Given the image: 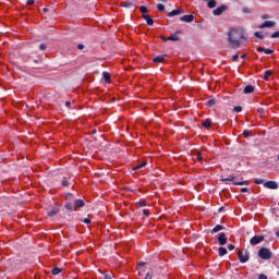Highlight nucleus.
Returning a JSON list of instances; mask_svg holds the SVG:
<instances>
[{"mask_svg": "<svg viewBox=\"0 0 279 279\" xmlns=\"http://www.w3.org/2000/svg\"><path fill=\"white\" fill-rule=\"evenodd\" d=\"M228 43L231 49H239L240 47H247L250 43V37L243 28H231L228 32Z\"/></svg>", "mask_w": 279, "mask_h": 279, "instance_id": "1", "label": "nucleus"}, {"mask_svg": "<svg viewBox=\"0 0 279 279\" xmlns=\"http://www.w3.org/2000/svg\"><path fill=\"white\" fill-rule=\"evenodd\" d=\"M258 256L262 258V260H269V258H271V251H269L267 247H262L258 251Z\"/></svg>", "mask_w": 279, "mask_h": 279, "instance_id": "2", "label": "nucleus"}, {"mask_svg": "<svg viewBox=\"0 0 279 279\" xmlns=\"http://www.w3.org/2000/svg\"><path fill=\"white\" fill-rule=\"evenodd\" d=\"M238 256H239L240 263H247V260H250V253L248 252L243 253V251H239Z\"/></svg>", "mask_w": 279, "mask_h": 279, "instance_id": "3", "label": "nucleus"}, {"mask_svg": "<svg viewBox=\"0 0 279 279\" xmlns=\"http://www.w3.org/2000/svg\"><path fill=\"white\" fill-rule=\"evenodd\" d=\"M265 241V236L263 235H255L250 240L251 245H258V243H263Z\"/></svg>", "mask_w": 279, "mask_h": 279, "instance_id": "4", "label": "nucleus"}, {"mask_svg": "<svg viewBox=\"0 0 279 279\" xmlns=\"http://www.w3.org/2000/svg\"><path fill=\"white\" fill-rule=\"evenodd\" d=\"M228 10V8L226 5H221L218 7L217 9H215L213 11L214 16H221V14H223V12H226Z\"/></svg>", "mask_w": 279, "mask_h": 279, "instance_id": "5", "label": "nucleus"}, {"mask_svg": "<svg viewBox=\"0 0 279 279\" xmlns=\"http://www.w3.org/2000/svg\"><path fill=\"white\" fill-rule=\"evenodd\" d=\"M265 189H271V190H276L278 189V182L276 181H267L264 183Z\"/></svg>", "mask_w": 279, "mask_h": 279, "instance_id": "6", "label": "nucleus"}, {"mask_svg": "<svg viewBox=\"0 0 279 279\" xmlns=\"http://www.w3.org/2000/svg\"><path fill=\"white\" fill-rule=\"evenodd\" d=\"M258 27H259V29H265V27H276V22L266 21L262 25H259Z\"/></svg>", "mask_w": 279, "mask_h": 279, "instance_id": "7", "label": "nucleus"}, {"mask_svg": "<svg viewBox=\"0 0 279 279\" xmlns=\"http://www.w3.org/2000/svg\"><path fill=\"white\" fill-rule=\"evenodd\" d=\"M218 243L219 245H226L228 243V238L226 236V233H219Z\"/></svg>", "mask_w": 279, "mask_h": 279, "instance_id": "8", "label": "nucleus"}, {"mask_svg": "<svg viewBox=\"0 0 279 279\" xmlns=\"http://www.w3.org/2000/svg\"><path fill=\"white\" fill-rule=\"evenodd\" d=\"M180 21L184 22V23H193V21H195V16L193 15H183L180 17Z\"/></svg>", "mask_w": 279, "mask_h": 279, "instance_id": "9", "label": "nucleus"}, {"mask_svg": "<svg viewBox=\"0 0 279 279\" xmlns=\"http://www.w3.org/2000/svg\"><path fill=\"white\" fill-rule=\"evenodd\" d=\"M257 51L264 52V53H266L267 56H271V53H274V50L268 49V48H264V47H258V48H257Z\"/></svg>", "mask_w": 279, "mask_h": 279, "instance_id": "10", "label": "nucleus"}, {"mask_svg": "<svg viewBox=\"0 0 279 279\" xmlns=\"http://www.w3.org/2000/svg\"><path fill=\"white\" fill-rule=\"evenodd\" d=\"M180 14H184V11L177 9V10H172L170 13H168V16H178Z\"/></svg>", "mask_w": 279, "mask_h": 279, "instance_id": "11", "label": "nucleus"}, {"mask_svg": "<svg viewBox=\"0 0 279 279\" xmlns=\"http://www.w3.org/2000/svg\"><path fill=\"white\" fill-rule=\"evenodd\" d=\"M143 19L144 21H146L147 25H154V19H151V16L147 15V14H143Z\"/></svg>", "mask_w": 279, "mask_h": 279, "instance_id": "12", "label": "nucleus"}, {"mask_svg": "<svg viewBox=\"0 0 279 279\" xmlns=\"http://www.w3.org/2000/svg\"><path fill=\"white\" fill-rule=\"evenodd\" d=\"M75 208H84V201L83 199H76L74 203Z\"/></svg>", "mask_w": 279, "mask_h": 279, "instance_id": "13", "label": "nucleus"}, {"mask_svg": "<svg viewBox=\"0 0 279 279\" xmlns=\"http://www.w3.org/2000/svg\"><path fill=\"white\" fill-rule=\"evenodd\" d=\"M218 254H219V256H226V254H228V250L223 246H220L218 248Z\"/></svg>", "mask_w": 279, "mask_h": 279, "instance_id": "14", "label": "nucleus"}, {"mask_svg": "<svg viewBox=\"0 0 279 279\" xmlns=\"http://www.w3.org/2000/svg\"><path fill=\"white\" fill-rule=\"evenodd\" d=\"M167 40H172L177 43L178 40H180V36H178L177 34H172L169 37H167Z\"/></svg>", "mask_w": 279, "mask_h": 279, "instance_id": "15", "label": "nucleus"}, {"mask_svg": "<svg viewBox=\"0 0 279 279\" xmlns=\"http://www.w3.org/2000/svg\"><path fill=\"white\" fill-rule=\"evenodd\" d=\"M244 93H245V95H250L251 93H254V86L247 85V86L244 88Z\"/></svg>", "mask_w": 279, "mask_h": 279, "instance_id": "16", "label": "nucleus"}, {"mask_svg": "<svg viewBox=\"0 0 279 279\" xmlns=\"http://www.w3.org/2000/svg\"><path fill=\"white\" fill-rule=\"evenodd\" d=\"M215 104H217V101L215 100V98H209L206 102V106L208 108H213V106H215Z\"/></svg>", "mask_w": 279, "mask_h": 279, "instance_id": "17", "label": "nucleus"}, {"mask_svg": "<svg viewBox=\"0 0 279 279\" xmlns=\"http://www.w3.org/2000/svg\"><path fill=\"white\" fill-rule=\"evenodd\" d=\"M207 8H209L210 10H213V8H217V1L209 0L207 3Z\"/></svg>", "mask_w": 279, "mask_h": 279, "instance_id": "18", "label": "nucleus"}, {"mask_svg": "<svg viewBox=\"0 0 279 279\" xmlns=\"http://www.w3.org/2000/svg\"><path fill=\"white\" fill-rule=\"evenodd\" d=\"M65 208L66 210H71V211L76 210L75 204L73 205L72 203H66Z\"/></svg>", "mask_w": 279, "mask_h": 279, "instance_id": "19", "label": "nucleus"}, {"mask_svg": "<svg viewBox=\"0 0 279 279\" xmlns=\"http://www.w3.org/2000/svg\"><path fill=\"white\" fill-rule=\"evenodd\" d=\"M272 73L274 72L271 70H267L264 74V80L267 82V80H269V77H271Z\"/></svg>", "mask_w": 279, "mask_h": 279, "instance_id": "20", "label": "nucleus"}, {"mask_svg": "<svg viewBox=\"0 0 279 279\" xmlns=\"http://www.w3.org/2000/svg\"><path fill=\"white\" fill-rule=\"evenodd\" d=\"M153 62H157V63L165 62V57L163 56L156 57L153 59Z\"/></svg>", "mask_w": 279, "mask_h": 279, "instance_id": "21", "label": "nucleus"}, {"mask_svg": "<svg viewBox=\"0 0 279 279\" xmlns=\"http://www.w3.org/2000/svg\"><path fill=\"white\" fill-rule=\"evenodd\" d=\"M102 77H104V80H105L108 84H110V73L104 72V73H102Z\"/></svg>", "mask_w": 279, "mask_h": 279, "instance_id": "22", "label": "nucleus"}, {"mask_svg": "<svg viewBox=\"0 0 279 279\" xmlns=\"http://www.w3.org/2000/svg\"><path fill=\"white\" fill-rule=\"evenodd\" d=\"M147 166V161H142L141 163L136 165L134 167L135 170L143 169V167Z\"/></svg>", "mask_w": 279, "mask_h": 279, "instance_id": "23", "label": "nucleus"}, {"mask_svg": "<svg viewBox=\"0 0 279 279\" xmlns=\"http://www.w3.org/2000/svg\"><path fill=\"white\" fill-rule=\"evenodd\" d=\"M235 186H245L250 184V181H241V182H234Z\"/></svg>", "mask_w": 279, "mask_h": 279, "instance_id": "24", "label": "nucleus"}, {"mask_svg": "<svg viewBox=\"0 0 279 279\" xmlns=\"http://www.w3.org/2000/svg\"><path fill=\"white\" fill-rule=\"evenodd\" d=\"M58 274H62V269L58 268V267L53 268L52 269V276H58Z\"/></svg>", "mask_w": 279, "mask_h": 279, "instance_id": "25", "label": "nucleus"}, {"mask_svg": "<svg viewBox=\"0 0 279 279\" xmlns=\"http://www.w3.org/2000/svg\"><path fill=\"white\" fill-rule=\"evenodd\" d=\"M213 125V122L210 120H205L203 122V126H205L206 129L210 128Z\"/></svg>", "mask_w": 279, "mask_h": 279, "instance_id": "26", "label": "nucleus"}, {"mask_svg": "<svg viewBox=\"0 0 279 279\" xmlns=\"http://www.w3.org/2000/svg\"><path fill=\"white\" fill-rule=\"evenodd\" d=\"M136 204H137V206H138L140 208H143V207L147 206V202L144 201V199L137 202Z\"/></svg>", "mask_w": 279, "mask_h": 279, "instance_id": "27", "label": "nucleus"}, {"mask_svg": "<svg viewBox=\"0 0 279 279\" xmlns=\"http://www.w3.org/2000/svg\"><path fill=\"white\" fill-rule=\"evenodd\" d=\"M221 230H223V226L217 225V226L213 229V232H221Z\"/></svg>", "mask_w": 279, "mask_h": 279, "instance_id": "28", "label": "nucleus"}, {"mask_svg": "<svg viewBox=\"0 0 279 279\" xmlns=\"http://www.w3.org/2000/svg\"><path fill=\"white\" fill-rule=\"evenodd\" d=\"M54 215H58V209H51L48 211V217H53Z\"/></svg>", "mask_w": 279, "mask_h": 279, "instance_id": "29", "label": "nucleus"}, {"mask_svg": "<svg viewBox=\"0 0 279 279\" xmlns=\"http://www.w3.org/2000/svg\"><path fill=\"white\" fill-rule=\"evenodd\" d=\"M255 36H256V38H259L260 40H263V38H265V35H263V33H260V32H255Z\"/></svg>", "mask_w": 279, "mask_h": 279, "instance_id": "30", "label": "nucleus"}, {"mask_svg": "<svg viewBox=\"0 0 279 279\" xmlns=\"http://www.w3.org/2000/svg\"><path fill=\"white\" fill-rule=\"evenodd\" d=\"M243 134L245 138H250V136H252V131L244 130Z\"/></svg>", "mask_w": 279, "mask_h": 279, "instance_id": "31", "label": "nucleus"}, {"mask_svg": "<svg viewBox=\"0 0 279 279\" xmlns=\"http://www.w3.org/2000/svg\"><path fill=\"white\" fill-rule=\"evenodd\" d=\"M236 180V177L222 179V182H234Z\"/></svg>", "mask_w": 279, "mask_h": 279, "instance_id": "32", "label": "nucleus"}, {"mask_svg": "<svg viewBox=\"0 0 279 279\" xmlns=\"http://www.w3.org/2000/svg\"><path fill=\"white\" fill-rule=\"evenodd\" d=\"M158 12H165V4H157Z\"/></svg>", "mask_w": 279, "mask_h": 279, "instance_id": "33", "label": "nucleus"}, {"mask_svg": "<svg viewBox=\"0 0 279 279\" xmlns=\"http://www.w3.org/2000/svg\"><path fill=\"white\" fill-rule=\"evenodd\" d=\"M140 11L142 12V14H147L148 10L147 7H140Z\"/></svg>", "mask_w": 279, "mask_h": 279, "instance_id": "34", "label": "nucleus"}, {"mask_svg": "<svg viewBox=\"0 0 279 279\" xmlns=\"http://www.w3.org/2000/svg\"><path fill=\"white\" fill-rule=\"evenodd\" d=\"M233 110H234V112H242L243 111V107L235 106Z\"/></svg>", "mask_w": 279, "mask_h": 279, "instance_id": "35", "label": "nucleus"}, {"mask_svg": "<svg viewBox=\"0 0 279 279\" xmlns=\"http://www.w3.org/2000/svg\"><path fill=\"white\" fill-rule=\"evenodd\" d=\"M242 12L244 13V14H250L252 11L250 10V8H243L242 9Z\"/></svg>", "mask_w": 279, "mask_h": 279, "instance_id": "36", "label": "nucleus"}, {"mask_svg": "<svg viewBox=\"0 0 279 279\" xmlns=\"http://www.w3.org/2000/svg\"><path fill=\"white\" fill-rule=\"evenodd\" d=\"M270 38H279V31L272 33Z\"/></svg>", "mask_w": 279, "mask_h": 279, "instance_id": "37", "label": "nucleus"}, {"mask_svg": "<svg viewBox=\"0 0 279 279\" xmlns=\"http://www.w3.org/2000/svg\"><path fill=\"white\" fill-rule=\"evenodd\" d=\"M203 158H204V157H202V153H198V154L196 155V160H198L199 162H202Z\"/></svg>", "mask_w": 279, "mask_h": 279, "instance_id": "38", "label": "nucleus"}, {"mask_svg": "<svg viewBox=\"0 0 279 279\" xmlns=\"http://www.w3.org/2000/svg\"><path fill=\"white\" fill-rule=\"evenodd\" d=\"M39 49L40 51H45V49H47V45L46 44L39 45Z\"/></svg>", "mask_w": 279, "mask_h": 279, "instance_id": "39", "label": "nucleus"}, {"mask_svg": "<svg viewBox=\"0 0 279 279\" xmlns=\"http://www.w3.org/2000/svg\"><path fill=\"white\" fill-rule=\"evenodd\" d=\"M232 61L233 62H239V54H233L232 56Z\"/></svg>", "mask_w": 279, "mask_h": 279, "instance_id": "40", "label": "nucleus"}, {"mask_svg": "<svg viewBox=\"0 0 279 279\" xmlns=\"http://www.w3.org/2000/svg\"><path fill=\"white\" fill-rule=\"evenodd\" d=\"M263 182H265V180H263V179H256L255 180V184H263Z\"/></svg>", "mask_w": 279, "mask_h": 279, "instance_id": "41", "label": "nucleus"}, {"mask_svg": "<svg viewBox=\"0 0 279 279\" xmlns=\"http://www.w3.org/2000/svg\"><path fill=\"white\" fill-rule=\"evenodd\" d=\"M143 215H145V217H149V210L148 209H143Z\"/></svg>", "mask_w": 279, "mask_h": 279, "instance_id": "42", "label": "nucleus"}, {"mask_svg": "<svg viewBox=\"0 0 279 279\" xmlns=\"http://www.w3.org/2000/svg\"><path fill=\"white\" fill-rule=\"evenodd\" d=\"M27 5H34V3H36V1L35 0H27Z\"/></svg>", "mask_w": 279, "mask_h": 279, "instance_id": "43", "label": "nucleus"}, {"mask_svg": "<svg viewBox=\"0 0 279 279\" xmlns=\"http://www.w3.org/2000/svg\"><path fill=\"white\" fill-rule=\"evenodd\" d=\"M83 221H84V223H87V225H88V223H92L90 218H85Z\"/></svg>", "mask_w": 279, "mask_h": 279, "instance_id": "44", "label": "nucleus"}, {"mask_svg": "<svg viewBox=\"0 0 279 279\" xmlns=\"http://www.w3.org/2000/svg\"><path fill=\"white\" fill-rule=\"evenodd\" d=\"M228 250H229L230 252H232V250H234V245H233V244H229V245H228Z\"/></svg>", "mask_w": 279, "mask_h": 279, "instance_id": "45", "label": "nucleus"}, {"mask_svg": "<svg viewBox=\"0 0 279 279\" xmlns=\"http://www.w3.org/2000/svg\"><path fill=\"white\" fill-rule=\"evenodd\" d=\"M61 184L62 186H69V181H62Z\"/></svg>", "mask_w": 279, "mask_h": 279, "instance_id": "46", "label": "nucleus"}, {"mask_svg": "<svg viewBox=\"0 0 279 279\" xmlns=\"http://www.w3.org/2000/svg\"><path fill=\"white\" fill-rule=\"evenodd\" d=\"M247 191H250L247 187H242L241 189V193H247Z\"/></svg>", "mask_w": 279, "mask_h": 279, "instance_id": "47", "label": "nucleus"}, {"mask_svg": "<svg viewBox=\"0 0 279 279\" xmlns=\"http://www.w3.org/2000/svg\"><path fill=\"white\" fill-rule=\"evenodd\" d=\"M144 279H151V274L147 272Z\"/></svg>", "mask_w": 279, "mask_h": 279, "instance_id": "48", "label": "nucleus"}, {"mask_svg": "<svg viewBox=\"0 0 279 279\" xmlns=\"http://www.w3.org/2000/svg\"><path fill=\"white\" fill-rule=\"evenodd\" d=\"M77 49H80V50L84 49V44H80V45L77 46Z\"/></svg>", "mask_w": 279, "mask_h": 279, "instance_id": "49", "label": "nucleus"}, {"mask_svg": "<svg viewBox=\"0 0 279 279\" xmlns=\"http://www.w3.org/2000/svg\"><path fill=\"white\" fill-rule=\"evenodd\" d=\"M66 108H71V101L65 102Z\"/></svg>", "mask_w": 279, "mask_h": 279, "instance_id": "50", "label": "nucleus"}, {"mask_svg": "<svg viewBox=\"0 0 279 279\" xmlns=\"http://www.w3.org/2000/svg\"><path fill=\"white\" fill-rule=\"evenodd\" d=\"M259 279H267V277L265 276V275H259V277H258Z\"/></svg>", "mask_w": 279, "mask_h": 279, "instance_id": "51", "label": "nucleus"}, {"mask_svg": "<svg viewBox=\"0 0 279 279\" xmlns=\"http://www.w3.org/2000/svg\"><path fill=\"white\" fill-rule=\"evenodd\" d=\"M105 279H112L110 275H105Z\"/></svg>", "mask_w": 279, "mask_h": 279, "instance_id": "52", "label": "nucleus"}, {"mask_svg": "<svg viewBox=\"0 0 279 279\" xmlns=\"http://www.w3.org/2000/svg\"><path fill=\"white\" fill-rule=\"evenodd\" d=\"M161 39H162L165 43H167V40H169V39H167V37H165V36H161Z\"/></svg>", "mask_w": 279, "mask_h": 279, "instance_id": "53", "label": "nucleus"}, {"mask_svg": "<svg viewBox=\"0 0 279 279\" xmlns=\"http://www.w3.org/2000/svg\"><path fill=\"white\" fill-rule=\"evenodd\" d=\"M144 265H146L145 262L138 264L140 267H143Z\"/></svg>", "mask_w": 279, "mask_h": 279, "instance_id": "54", "label": "nucleus"}, {"mask_svg": "<svg viewBox=\"0 0 279 279\" xmlns=\"http://www.w3.org/2000/svg\"><path fill=\"white\" fill-rule=\"evenodd\" d=\"M241 58H242L243 60H245V58H247V56H246V54H242Z\"/></svg>", "mask_w": 279, "mask_h": 279, "instance_id": "55", "label": "nucleus"}, {"mask_svg": "<svg viewBox=\"0 0 279 279\" xmlns=\"http://www.w3.org/2000/svg\"><path fill=\"white\" fill-rule=\"evenodd\" d=\"M44 12H49V9L45 8V9H44Z\"/></svg>", "mask_w": 279, "mask_h": 279, "instance_id": "56", "label": "nucleus"}, {"mask_svg": "<svg viewBox=\"0 0 279 279\" xmlns=\"http://www.w3.org/2000/svg\"><path fill=\"white\" fill-rule=\"evenodd\" d=\"M263 19H269V15H264Z\"/></svg>", "mask_w": 279, "mask_h": 279, "instance_id": "57", "label": "nucleus"}, {"mask_svg": "<svg viewBox=\"0 0 279 279\" xmlns=\"http://www.w3.org/2000/svg\"><path fill=\"white\" fill-rule=\"evenodd\" d=\"M177 34H182V31H177Z\"/></svg>", "mask_w": 279, "mask_h": 279, "instance_id": "58", "label": "nucleus"}, {"mask_svg": "<svg viewBox=\"0 0 279 279\" xmlns=\"http://www.w3.org/2000/svg\"><path fill=\"white\" fill-rule=\"evenodd\" d=\"M258 112H263V109H258Z\"/></svg>", "mask_w": 279, "mask_h": 279, "instance_id": "59", "label": "nucleus"}]
</instances>
